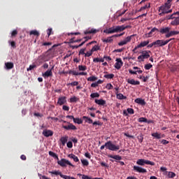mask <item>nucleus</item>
Returning a JSON list of instances; mask_svg holds the SVG:
<instances>
[{"instance_id": "obj_60", "label": "nucleus", "mask_w": 179, "mask_h": 179, "mask_svg": "<svg viewBox=\"0 0 179 179\" xmlns=\"http://www.w3.org/2000/svg\"><path fill=\"white\" fill-rule=\"evenodd\" d=\"M125 44H126L125 38L124 40H122V41H120V43H118V45H124Z\"/></svg>"}, {"instance_id": "obj_40", "label": "nucleus", "mask_w": 179, "mask_h": 179, "mask_svg": "<svg viewBox=\"0 0 179 179\" xmlns=\"http://www.w3.org/2000/svg\"><path fill=\"white\" fill-rule=\"evenodd\" d=\"M30 34H34V36H40V33L37 30H31Z\"/></svg>"}, {"instance_id": "obj_53", "label": "nucleus", "mask_w": 179, "mask_h": 179, "mask_svg": "<svg viewBox=\"0 0 179 179\" xmlns=\"http://www.w3.org/2000/svg\"><path fill=\"white\" fill-rule=\"evenodd\" d=\"M153 65L152 64H146L145 65V69H150V68H152Z\"/></svg>"}, {"instance_id": "obj_32", "label": "nucleus", "mask_w": 179, "mask_h": 179, "mask_svg": "<svg viewBox=\"0 0 179 179\" xmlns=\"http://www.w3.org/2000/svg\"><path fill=\"white\" fill-rule=\"evenodd\" d=\"M151 8V3H149L148 5H145L144 6H141V8H140L138 12H141L142 10H143L144 9H147V8Z\"/></svg>"}, {"instance_id": "obj_27", "label": "nucleus", "mask_w": 179, "mask_h": 179, "mask_svg": "<svg viewBox=\"0 0 179 179\" xmlns=\"http://www.w3.org/2000/svg\"><path fill=\"white\" fill-rule=\"evenodd\" d=\"M149 43L150 40H147L146 41H141L140 44H138V47H139V48H141V47H145L146 45H148V44H149Z\"/></svg>"}, {"instance_id": "obj_64", "label": "nucleus", "mask_w": 179, "mask_h": 179, "mask_svg": "<svg viewBox=\"0 0 179 179\" xmlns=\"http://www.w3.org/2000/svg\"><path fill=\"white\" fill-rule=\"evenodd\" d=\"M169 141H167V140H162L161 143H163V145H167Z\"/></svg>"}, {"instance_id": "obj_29", "label": "nucleus", "mask_w": 179, "mask_h": 179, "mask_svg": "<svg viewBox=\"0 0 179 179\" xmlns=\"http://www.w3.org/2000/svg\"><path fill=\"white\" fill-rule=\"evenodd\" d=\"M95 34L97 33L96 29H91L90 30H85V34Z\"/></svg>"}, {"instance_id": "obj_38", "label": "nucleus", "mask_w": 179, "mask_h": 179, "mask_svg": "<svg viewBox=\"0 0 179 179\" xmlns=\"http://www.w3.org/2000/svg\"><path fill=\"white\" fill-rule=\"evenodd\" d=\"M79 71H86L87 66L86 65H78Z\"/></svg>"}, {"instance_id": "obj_7", "label": "nucleus", "mask_w": 179, "mask_h": 179, "mask_svg": "<svg viewBox=\"0 0 179 179\" xmlns=\"http://www.w3.org/2000/svg\"><path fill=\"white\" fill-rule=\"evenodd\" d=\"M57 164L58 165H60V166H62V168L67 166V165H69L70 166H74V165H73L70 162V161H68L67 159H62L60 161L58 160Z\"/></svg>"}, {"instance_id": "obj_31", "label": "nucleus", "mask_w": 179, "mask_h": 179, "mask_svg": "<svg viewBox=\"0 0 179 179\" xmlns=\"http://www.w3.org/2000/svg\"><path fill=\"white\" fill-rule=\"evenodd\" d=\"M68 139H69L68 136H65V137H62L60 141H61L62 145H65V143H66Z\"/></svg>"}, {"instance_id": "obj_43", "label": "nucleus", "mask_w": 179, "mask_h": 179, "mask_svg": "<svg viewBox=\"0 0 179 179\" xmlns=\"http://www.w3.org/2000/svg\"><path fill=\"white\" fill-rule=\"evenodd\" d=\"M137 138H138V142H141V143H142V142H143V139H144L143 134H140L139 136H138Z\"/></svg>"}, {"instance_id": "obj_4", "label": "nucleus", "mask_w": 179, "mask_h": 179, "mask_svg": "<svg viewBox=\"0 0 179 179\" xmlns=\"http://www.w3.org/2000/svg\"><path fill=\"white\" fill-rule=\"evenodd\" d=\"M151 51H149L148 50H144L143 51L140 52V55L138 57V62H143L145 59H147L150 58Z\"/></svg>"}, {"instance_id": "obj_2", "label": "nucleus", "mask_w": 179, "mask_h": 179, "mask_svg": "<svg viewBox=\"0 0 179 179\" xmlns=\"http://www.w3.org/2000/svg\"><path fill=\"white\" fill-rule=\"evenodd\" d=\"M171 40H174V38H169V40H156L155 41H153V43H148V48H152L153 47H163V45H166L168 44Z\"/></svg>"}, {"instance_id": "obj_3", "label": "nucleus", "mask_w": 179, "mask_h": 179, "mask_svg": "<svg viewBox=\"0 0 179 179\" xmlns=\"http://www.w3.org/2000/svg\"><path fill=\"white\" fill-rule=\"evenodd\" d=\"M104 148L109 149V150H119V149H120V145H115V144H113L112 141H107L104 145L101 146L100 149L103 150Z\"/></svg>"}, {"instance_id": "obj_54", "label": "nucleus", "mask_w": 179, "mask_h": 179, "mask_svg": "<svg viewBox=\"0 0 179 179\" xmlns=\"http://www.w3.org/2000/svg\"><path fill=\"white\" fill-rule=\"evenodd\" d=\"M106 89H108V90L113 89V86L112 83H107Z\"/></svg>"}, {"instance_id": "obj_58", "label": "nucleus", "mask_w": 179, "mask_h": 179, "mask_svg": "<svg viewBox=\"0 0 179 179\" xmlns=\"http://www.w3.org/2000/svg\"><path fill=\"white\" fill-rule=\"evenodd\" d=\"M69 73H73V75H79V72H77L76 71H69Z\"/></svg>"}, {"instance_id": "obj_50", "label": "nucleus", "mask_w": 179, "mask_h": 179, "mask_svg": "<svg viewBox=\"0 0 179 179\" xmlns=\"http://www.w3.org/2000/svg\"><path fill=\"white\" fill-rule=\"evenodd\" d=\"M127 110L129 114H134L135 113L134 108H128Z\"/></svg>"}, {"instance_id": "obj_59", "label": "nucleus", "mask_w": 179, "mask_h": 179, "mask_svg": "<svg viewBox=\"0 0 179 179\" xmlns=\"http://www.w3.org/2000/svg\"><path fill=\"white\" fill-rule=\"evenodd\" d=\"M70 107L69 106H66L65 103L63 106V110H65L66 111L69 110Z\"/></svg>"}, {"instance_id": "obj_14", "label": "nucleus", "mask_w": 179, "mask_h": 179, "mask_svg": "<svg viewBox=\"0 0 179 179\" xmlns=\"http://www.w3.org/2000/svg\"><path fill=\"white\" fill-rule=\"evenodd\" d=\"M66 96H61L58 98L57 104H59L60 106H62V104H65L66 103Z\"/></svg>"}, {"instance_id": "obj_57", "label": "nucleus", "mask_w": 179, "mask_h": 179, "mask_svg": "<svg viewBox=\"0 0 179 179\" xmlns=\"http://www.w3.org/2000/svg\"><path fill=\"white\" fill-rule=\"evenodd\" d=\"M17 30H13L11 33V36L13 37L15 36H17Z\"/></svg>"}, {"instance_id": "obj_28", "label": "nucleus", "mask_w": 179, "mask_h": 179, "mask_svg": "<svg viewBox=\"0 0 179 179\" xmlns=\"http://www.w3.org/2000/svg\"><path fill=\"white\" fill-rule=\"evenodd\" d=\"M6 69H12L14 66L13 62H5Z\"/></svg>"}, {"instance_id": "obj_56", "label": "nucleus", "mask_w": 179, "mask_h": 179, "mask_svg": "<svg viewBox=\"0 0 179 179\" xmlns=\"http://www.w3.org/2000/svg\"><path fill=\"white\" fill-rule=\"evenodd\" d=\"M86 48H81V50H80L79 51V55H80L81 54L84 55L85 54V51Z\"/></svg>"}, {"instance_id": "obj_49", "label": "nucleus", "mask_w": 179, "mask_h": 179, "mask_svg": "<svg viewBox=\"0 0 179 179\" xmlns=\"http://www.w3.org/2000/svg\"><path fill=\"white\" fill-rule=\"evenodd\" d=\"M68 85H71V86H77L78 85H79V82L75 80L73 82H71V83H68Z\"/></svg>"}, {"instance_id": "obj_6", "label": "nucleus", "mask_w": 179, "mask_h": 179, "mask_svg": "<svg viewBox=\"0 0 179 179\" xmlns=\"http://www.w3.org/2000/svg\"><path fill=\"white\" fill-rule=\"evenodd\" d=\"M136 164L137 165H140L141 166H144L145 164L155 166V162H152L151 161H148L146 159H138Z\"/></svg>"}, {"instance_id": "obj_8", "label": "nucleus", "mask_w": 179, "mask_h": 179, "mask_svg": "<svg viewBox=\"0 0 179 179\" xmlns=\"http://www.w3.org/2000/svg\"><path fill=\"white\" fill-rule=\"evenodd\" d=\"M83 120H85V122H88L89 124H93V125H100L101 122L100 121H94L90 118V117H88L87 115H83Z\"/></svg>"}, {"instance_id": "obj_20", "label": "nucleus", "mask_w": 179, "mask_h": 179, "mask_svg": "<svg viewBox=\"0 0 179 179\" xmlns=\"http://www.w3.org/2000/svg\"><path fill=\"white\" fill-rule=\"evenodd\" d=\"M127 82L131 85H140V80H135V79H127Z\"/></svg>"}, {"instance_id": "obj_41", "label": "nucleus", "mask_w": 179, "mask_h": 179, "mask_svg": "<svg viewBox=\"0 0 179 179\" xmlns=\"http://www.w3.org/2000/svg\"><path fill=\"white\" fill-rule=\"evenodd\" d=\"M98 79V78L96 76H90L89 78H87V80L94 82V80H96Z\"/></svg>"}, {"instance_id": "obj_15", "label": "nucleus", "mask_w": 179, "mask_h": 179, "mask_svg": "<svg viewBox=\"0 0 179 179\" xmlns=\"http://www.w3.org/2000/svg\"><path fill=\"white\" fill-rule=\"evenodd\" d=\"M53 68H54V66H52L51 69H48L47 71H45V72H44V73H43V76H44V78H48L49 76H52Z\"/></svg>"}, {"instance_id": "obj_26", "label": "nucleus", "mask_w": 179, "mask_h": 179, "mask_svg": "<svg viewBox=\"0 0 179 179\" xmlns=\"http://www.w3.org/2000/svg\"><path fill=\"white\" fill-rule=\"evenodd\" d=\"M69 158L73 159L74 162H79V158L76 155H74V154H69Z\"/></svg>"}, {"instance_id": "obj_37", "label": "nucleus", "mask_w": 179, "mask_h": 179, "mask_svg": "<svg viewBox=\"0 0 179 179\" xmlns=\"http://www.w3.org/2000/svg\"><path fill=\"white\" fill-rule=\"evenodd\" d=\"M176 173H174V172H169L168 173V178H171V179H173L174 178H176Z\"/></svg>"}, {"instance_id": "obj_1", "label": "nucleus", "mask_w": 179, "mask_h": 179, "mask_svg": "<svg viewBox=\"0 0 179 179\" xmlns=\"http://www.w3.org/2000/svg\"><path fill=\"white\" fill-rule=\"evenodd\" d=\"M131 26L127 24L125 26L124 24H122L121 26H113L112 27H109V29H106V30H103L104 33H107L108 34L112 33H117L118 31H123L126 29H131Z\"/></svg>"}, {"instance_id": "obj_61", "label": "nucleus", "mask_w": 179, "mask_h": 179, "mask_svg": "<svg viewBox=\"0 0 179 179\" xmlns=\"http://www.w3.org/2000/svg\"><path fill=\"white\" fill-rule=\"evenodd\" d=\"M67 146H68V148H73V143H72V141H69L67 143Z\"/></svg>"}, {"instance_id": "obj_33", "label": "nucleus", "mask_w": 179, "mask_h": 179, "mask_svg": "<svg viewBox=\"0 0 179 179\" xmlns=\"http://www.w3.org/2000/svg\"><path fill=\"white\" fill-rule=\"evenodd\" d=\"M73 121L74 122H77V124H83V120H82V118H79V117H75L73 118Z\"/></svg>"}, {"instance_id": "obj_45", "label": "nucleus", "mask_w": 179, "mask_h": 179, "mask_svg": "<svg viewBox=\"0 0 179 179\" xmlns=\"http://www.w3.org/2000/svg\"><path fill=\"white\" fill-rule=\"evenodd\" d=\"M152 136H155V138H157V139H160L162 138V134H159V133H152Z\"/></svg>"}, {"instance_id": "obj_52", "label": "nucleus", "mask_w": 179, "mask_h": 179, "mask_svg": "<svg viewBox=\"0 0 179 179\" xmlns=\"http://www.w3.org/2000/svg\"><path fill=\"white\" fill-rule=\"evenodd\" d=\"M143 78V82H147V80H148L150 76H140V79H141Z\"/></svg>"}, {"instance_id": "obj_39", "label": "nucleus", "mask_w": 179, "mask_h": 179, "mask_svg": "<svg viewBox=\"0 0 179 179\" xmlns=\"http://www.w3.org/2000/svg\"><path fill=\"white\" fill-rule=\"evenodd\" d=\"M138 121L139 122H147L148 118H146V117H140Z\"/></svg>"}, {"instance_id": "obj_5", "label": "nucleus", "mask_w": 179, "mask_h": 179, "mask_svg": "<svg viewBox=\"0 0 179 179\" xmlns=\"http://www.w3.org/2000/svg\"><path fill=\"white\" fill-rule=\"evenodd\" d=\"M49 173H51L52 175H56V176H59L63 179H76V178H71V176H67L66 175H63L62 172L59 171H50Z\"/></svg>"}, {"instance_id": "obj_35", "label": "nucleus", "mask_w": 179, "mask_h": 179, "mask_svg": "<svg viewBox=\"0 0 179 179\" xmlns=\"http://www.w3.org/2000/svg\"><path fill=\"white\" fill-rule=\"evenodd\" d=\"M134 34H131V36H128L125 38V44L129 43L131 41L132 37H134Z\"/></svg>"}, {"instance_id": "obj_12", "label": "nucleus", "mask_w": 179, "mask_h": 179, "mask_svg": "<svg viewBox=\"0 0 179 179\" xmlns=\"http://www.w3.org/2000/svg\"><path fill=\"white\" fill-rule=\"evenodd\" d=\"M170 30H171V27H162L159 29V31L161 33V34H165V37L166 34H169Z\"/></svg>"}, {"instance_id": "obj_34", "label": "nucleus", "mask_w": 179, "mask_h": 179, "mask_svg": "<svg viewBox=\"0 0 179 179\" xmlns=\"http://www.w3.org/2000/svg\"><path fill=\"white\" fill-rule=\"evenodd\" d=\"M114 76H115L114 73H108V74L103 75V77L106 78L107 79H113Z\"/></svg>"}, {"instance_id": "obj_63", "label": "nucleus", "mask_w": 179, "mask_h": 179, "mask_svg": "<svg viewBox=\"0 0 179 179\" xmlns=\"http://www.w3.org/2000/svg\"><path fill=\"white\" fill-rule=\"evenodd\" d=\"M82 179H92V178L87 176V175H83Z\"/></svg>"}, {"instance_id": "obj_30", "label": "nucleus", "mask_w": 179, "mask_h": 179, "mask_svg": "<svg viewBox=\"0 0 179 179\" xmlns=\"http://www.w3.org/2000/svg\"><path fill=\"white\" fill-rule=\"evenodd\" d=\"M49 155L50 157H52L55 159H57L59 161V157L55 154V152H52V151H49Z\"/></svg>"}, {"instance_id": "obj_51", "label": "nucleus", "mask_w": 179, "mask_h": 179, "mask_svg": "<svg viewBox=\"0 0 179 179\" xmlns=\"http://www.w3.org/2000/svg\"><path fill=\"white\" fill-rule=\"evenodd\" d=\"M13 48H16V42L15 41H8Z\"/></svg>"}, {"instance_id": "obj_47", "label": "nucleus", "mask_w": 179, "mask_h": 179, "mask_svg": "<svg viewBox=\"0 0 179 179\" xmlns=\"http://www.w3.org/2000/svg\"><path fill=\"white\" fill-rule=\"evenodd\" d=\"M92 55V48L90 51H87L85 54V57H90Z\"/></svg>"}, {"instance_id": "obj_21", "label": "nucleus", "mask_w": 179, "mask_h": 179, "mask_svg": "<svg viewBox=\"0 0 179 179\" xmlns=\"http://www.w3.org/2000/svg\"><path fill=\"white\" fill-rule=\"evenodd\" d=\"M113 37H115V34L110 36L107 38H102V41H103V43H112V41H113Z\"/></svg>"}, {"instance_id": "obj_18", "label": "nucleus", "mask_w": 179, "mask_h": 179, "mask_svg": "<svg viewBox=\"0 0 179 179\" xmlns=\"http://www.w3.org/2000/svg\"><path fill=\"white\" fill-rule=\"evenodd\" d=\"M176 34H179V31L177 30H169V33L168 34H166V38H169V37H171L173 36H176Z\"/></svg>"}, {"instance_id": "obj_10", "label": "nucleus", "mask_w": 179, "mask_h": 179, "mask_svg": "<svg viewBox=\"0 0 179 179\" xmlns=\"http://www.w3.org/2000/svg\"><path fill=\"white\" fill-rule=\"evenodd\" d=\"M109 158H112L113 159H115L116 161H119V164L123 166L124 165H125L124 162H123L122 161H121L122 159V157H120V155H108Z\"/></svg>"}, {"instance_id": "obj_17", "label": "nucleus", "mask_w": 179, "mask_h": 179, "mask_svg": "<svg viewBox=\"0 0 179 179\" xmlns=\"http://www.w3.org/2000/svg\"><path fill=\"white\" fill-rule=\"evenodd\" d=\"M135 102L141 104V106H145V104H147L145 99H142L141 97H138L137 99H135Z\"/></svg>"}, {"instance_id": "obj_44", "label": "nucleus", "mask_w": 179, "mask_h": 179, "mask_svg": "<svg viewBox=\"0 0 179 179\" xmlns=\"http://www.w3.org/2000/svg\"><path fill=\"white\" fill-rule=\"evenodd\" d=\"M90 96L92 99H94V97H99L100 94L98 92H96L95 93H91Z\"/></svg>"}, {"instance_id": "obj_25", "label": "nucleus", "mask_w": 179, "mask_h": 179, "mask_svg": "<svg viewBox=\"0 0 179 179\" xmlns=\"http://www.w3.org/2000/svg\"><path fill=\"white\" fill-rule=\"evenodd\" d=\"M155 31H159V29H157V27H153L152 29H151L150 31H149V33L147 34L148 37H151L152 34H153Z\"/></svg>"}, {"instance_id": "obj_48", "label": "nucleus", "mask_w": 179, "mask_h": 179, "mask_svg": "<svg viewBox=\"0 0 179 179\" xmlns=\"http://www.w3.org/2000/svg\"><path fill=\"white\" fill-rule=\"evenodd\" d=\"M78 99L76 97V96H73V97L70 98V101L71 102H76L78 101Z\"/></svg>"}, {"instance_id": "obj_9", "label": "nucleus", "mask_w": 179, "mask_h": 179, "mask_svg": "<svg viewBox=\"0 0 179 179\" xmlns=\"http://www.w3.org/2000/svg\"><path fill=\"white\" fill-rule=\"evenodd\" d=\"M175 15H178V17H175ZM171 19H174V20H172L171 24L173 26L179 24V11L174 12L172 15H171Z\"/></svg>"}, {"instance_id": "obj_36", "label": "nucleus", "mask_w": 179, "mask_h": 179, "mask_svg": "<svg viewBox=\"0 0 179 179\" xmlns=\"http://www.w3.org/2000/svg\"><path fill=\"white\" fill-rule=\"evenodd\" d=\"M117 99H127V96H124L122 93H117Z\"/></svg>"}, {"instance_id": "obj_16", "label": "nucleus", "mask_w": 179, "mask_h": 179, "mask_svg": "<svg viewBox=\"0 0 179 179\" xmlns=\"http://www.w3.org/2000/svg\"><path fill=\"white\" fill-rule=\"evenodd\" d=\"M62 127L64 129H77L76 126L71 122H69V125H62Z\"/></svg>"}, {"instance_id": "obj_62", "label": "nucleus", "mask_w": 179, "mask_h": 179, "mask_svg": "<svg viewBox=\"0 0 179 179\" xmlns=\"http://www.w3.org/2000/svg\"><path fill=\"white\" fill-rule=\"evenodd\" d=\"M85 155L86 158H88V159H90L91 155H90V152H85Z\"/></svg>"}, {"instance_id": "obj_22", "label": "nucleus", "mask_w": 179, "mask_h": 179, "mask_svg": "<svg viewBox=\"0 0 179 179\" xmlns=\"http://www.w3.org/2000/svg\"><path fill=\"white\" fill-rule=\"evenodd\" d=\"M53 134L52 130H43V135H44V136H52Z\"/></svg>"}, {"instance_id": "obj_23", "label": "nucleus", "mask_w": 179, "mask_h": 179, "mask_svg": "<svg viewBox=\"0 0 179 179\" xmlns=\"http://www.w3.org/2000/svg\"><path fill=\"white\" fill-rule=\"evenodd\" d=\"M129 73H131L133 75H137V73H143V71L141 69V68H138L137 71H133L132 69H129Z\"/></svg>"}, {"instance_id": "obj_19", "label": "nucleus", "mask_w": 179, "mask_h": 179, "mask_svg": "<svg viewBox=\"0 0 179 179\" xmlns=\"http://www.w3.org/2000/svg\"><path fill=\"white\" fill-rule=\"evenodd\" d=\"M95 103L99 106H106L107 102L103 99H95Z\"/></svg>"}, {"instance_id": "obj_11", "label": "nucleus", "mask_w": 179, "mask_h": 179, "mask_svg": "<svg viewBox=\"0 0 179 179\" xmlns=\"http://www.w3.org/2000/svg\"><path fill=\"white\" fill-rule=\"evenodd\" d=\"M123 64H124V62H123L122 58H116L115 68H116V69H120V68H122V66H123Z\"/></svg>"}, {"instance_id": "obj_55", "label": "nucleus", "mask_w": 179, "mask_h": 179, "mask_svg": "<svg viewBox=\"0 0 179 179\" xmlns=\"http://www.w3.org/2000/svg\"><path fill=\"white\" fill-rule=\"evenodd\" d=\"M47 33H48V37H50V35L52 34V28L48 29Z\"/></svg>"}, {"instance_id": "obj_13", "label": "nucleus", "mask_w": 179, "mask_h": 179, "mask_svg": "<svg viewBox=\"0 0 179 179\" xmlns=\"http://www.w3.org/2000/svg\"><path fill=\"white\" fill-rule=\"evenodd\" d=\"M134 171H136V172H138L139 173H147L148 172L147 169H144L141 166H134Z\"/></svg>"}, {"instance_id": "obj_46", "label": "nucleus", "mask_w": 179, "mask_h": 179, "mask_svg": "<svg viewBox=\"0 0 179 179\" xmlns=\"http://www.w3.org/2000/svg\"><path fill=\"white\" fill-rule=\"evenodd\" d=\"M81 163L83 165H84V166H88L89 165V162L87 159H81Z\"/></svg>"}, {"instance_id": "obj_24", "label": "nucleus", "mask_w": 179, "mask_h": 179, "mask_svg": "<svg viewBox=\"0 0 179 179\" xmlns=\"http://www.w3.org/2000/svg\"><path fill=\"white\" fill-rule=\"evenodd\" d=\"M84 38H85V41H83L80 44H79L78 45H71V47L72 48H78L79 47H82V45H83L85 44V43H86V41H87L88 38H90V37H84Z\"/></svg>"}, {"instance_id": "obj_42", "label": "nucleus", "mask_w": 179, "mask_h": 179, "mask_svg": "<svg viewBox=\"0 0 179 179\" xmlns=\"http://www.w3.org/2000/svg\"><path fill=\"white\" fill-rule=\"evenodd\" d=\"M98 50H100L99 45H94V47L92 48V55L94 51H97Z\"/></svg>"}]
</instances>
